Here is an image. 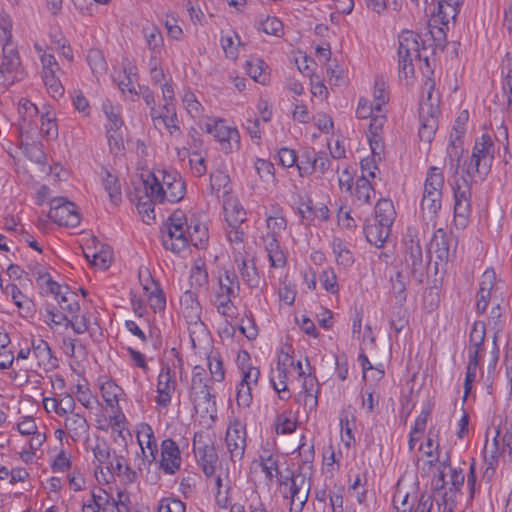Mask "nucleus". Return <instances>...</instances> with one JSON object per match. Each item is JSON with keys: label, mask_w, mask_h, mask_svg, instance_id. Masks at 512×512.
I'll use <instances>...</instances> for the list:
<instances>
[{"label": "nucleus", "mask_w": 512, "mask_h": 512, "mask_svg": "<svg viewBox=\"0 0 512 512\" xmlns=\"http://www.w3.org/2000/svg\"><path fill=\"white\" fill-rule=\"evenodd\" d=\"M162 244L166 250L180 253L189 244L197 248H203L208 240V229L196 218H191L190 223L183 211H174L161 228Z\"/></svg>", "instance_id": "1"}, {"label": "nucleus", "mask_w": 512, "mask_h": 512, "mask_svg": "<svg viewBox=\"0 0 512 512\" xmlns=\"http://www.w3.org/2000/svg\"><path fill=\"white\" fill-rule=\"evenodd\" d=\"M159 175L151 173L143 179V188L146 193H149L157 199L159 203L165 200L171 203H176L182 200L185 196L186 186L181 175L177 171H159Z\"/></svg>", "instance_id": "2"}, {"label": "nucleus", "mask_w": 512, "mask_h": 512, "mask_svg": "<svg viewBox=\"0 0 512 512\" xmlns=\"http://www.w3.org/2000/svg\"><path fill=\"white\" fill-rule=\"evenodd\" d=\"M207 382L205 369L201 366H195L192 372L189 398L193 403L196 414L201 418L208 417L214 421L217 413L216 399L212 387Z\"/></svg>", "instance_id": "3"}, {"label": "nucleus", "mask_w": 512, "mask_h": 512, "mask_svg": "<svg viewBox=\"0 0 512 512\" xmlns=\"http://www.w3.org/2000/svg\"><path fill=\"white\" fill-rule=\"evenodd\" d=\"M495 145L490 135L483 134L475 140L472 154L464 162V173L476 181H484L491 172L494 161Z\"/></svg>", "instance_id": "4"}, {"label": "nucleus", "mask_w": 512, "mask_h": 512, "mask_svg": "<svg viewBox=\"0 0 512 512\" xmlns=\"http://www.w3.org/2000/svg\"><path fill=\"white\" fill-rule=\"evenodd\" d=\"M450 170H452L453 178L454 220L456 225L465 227L471 213L472 183H477L478 181L471 179L464 172L459 175V170L455 173L454 168L450 167Z\"/></svg>", "instance_id": "5"}, {"label": "nucleus", "mask_w": 512, "mask_h": 512, "mask_svg": "<svg viewBox=\"0 0 512 512\" xmlns=\"http://www.w3.org/2000/svg\"><path fill=\"white\" fill-rule=\"evenodd\" d=\"M398 72L400 79L407 83L414 77L413 59L420 58V36L410 30H404L398 37Z\"/></svg>", "instance_id": "6"}, {"label": "nucleus", "mask_w": 512, "mask_h": 512, "mask_svg": "<svg viewBox=\"0 0 512 512\" xmlns=\"http://www.w3.org/2000/svg\"><path fill=\"white\" fill-rule=\"evenodd\" d=\"M427 89V99L421 101L419 105V131L418 135L421 141L430 143L438 128V100L433 101L432 93L434 89V81L427 78L424 84Z\"/></svg>", "instance_id": "7"}, {"label": "nucleus", "mask_w": 512, "mask_h": 512, "mask_svg": "<svg viewBox=\"0 0 512 512\" xmlns=\"http://www.w3.org/2000/svg\"><path fill=\"white\" fill-rule=\"evenodd\" d=\"M266 226L271 231L263 236L265 250L267 252L270 265L274 268L283 267L286 264V257L278 242L279 233L287 226L285 217H267Z\"/></svg>", "instance_id": "8"}, {"label": "nucleus", "mask_w": 512, "mask_h": 512, "mask_svg": "<svg viewBox=\"0 0 512 512\" xmlns=\"http://www.w3.org/2000/svg\"><path fill=\"white\" fill-rule=\"evenodd\" d=\"M456 248V240L452 234H448L442 228L437 229L429 244L428 253L430 255V262L435 256L434 265L435 272L438 271V266H446L454 255Z\"/></svg>", "instance_id": "9"}, {"label": "nucleus", "mask_w": 512, "mask_h": 512, "mask_svg": "<svg viewBox=\"0 0 512 512\" xmlns=\"http://www.w3.org/2000/svg\"><path fill=\"white\" fill-rule=\"evenodd\" d=\"M404 245L405 263L410 270L411 277L417 283H423L430 260L428 262L424 261L420 241L411 234L405 237Z\"/></svg>", "instance_id": "10"}, {"label": "nucleus", "mask_w": 512, "mask_h": 512, "mask_svg": "<svg viewBox=\"0 0 512 512\" xmlns=\"http://www.w3.org/2000/svg\"><path fill=\"white\" fill-rule=\"evenodd\" d=\"M468 118V111H462L455 120L452 132L450 134V143L447 147V157L449 166L455 169V173H457L458 168L460 167V161L464 152V148L462 146V137L466 132V123Z\"/></svg>", "instance_id": "11"}, {"label": "nucleus", "mask_w": 512, "mask_h": 512, "mask_svg": "<svg viewBox=\"0 0 512 512\" xmlns=\"http://www.w3.org/2000/svg\"><path fill=\"white\" fill-rule=\"evenodd\" d=\"M48 217L63 226L76 227L80 223L76 205L64 197H56L51 200Z\"/></svg>", "instance_id": "12"}, {"label": "nucleus", "mask_w": 512, "mask_h": 512, "mask_svg": "<svg viewBox=\"0 0 512 512\" xmlns=\"http://www.w3.org/2000/svg\"><path fill=\"white\" fill-rule=\"evenodd\" d=\"M193 450L206 477L214 476L219 460L213 443L194 439Z\"/></svg>", "instance_id": "13"}, {"label": "nucleus", "mask_w": 512, "mask_h": 512, "mask_svg": "<svg viewBox=\"0 0 512 512\" xmlns=\"http://www.w3.org/2000/svg\"><path fill=\"white\" fill-rule=\"evenodd\" d=\"M175 387L174 371L168 365L162 366L158 375L157 396L155 398V402L159 407L166 408L170 405Z\"/></svg>", "instance_id": "14"}, {"label": "nucleus", "mask_w": 512, "mask_h": 512, "mask_svg": "<svg viewBox=\"0 0 512 512\" xmlns=\"http://www.w3.org/2000/svg\"><path fill=\"white\" fill-rule=\"evenodd\" d=\"M288 479L289 477L286 478V480ZM290 481V511L301 512L308 500L310 484L306 482V478L302 474L292 476Z\"/></svg>", "instance_id": "15"}, {"label": "nucleus", "mask_w": 512, "mask_h": 512, "mask_svg": "<svg viewBox=\"0 0 512 512\" xmlns=\"http://www.w3.org/2000/svg\"><path fill=\"white\" fill-rule=\"evenodd\" d=\"M225 442L231 458H241L246 446L245 427L238 421L231 423L226 431Z\"/></svg>", "instance_id": "16"}, {"label": "nucleus", "mask_w": 512, "mask_h": 512, "mask_svg": "<svg viewBox=\"0 0 512 512\" xmlns=\"http://www.w3.org/2000/svg\"><path fill=\"white\" fill-rule=\"evenodd\" d=\"M221 197L223 198V212L226 222L231 228H240L239 225L245 220L246 212L231 191L225 190Z\"/></svg>", "instance_id": "17"}, {"label": "nucleus", "mask_w": 512, "mask_h": 512, "mask_svg": "<svg viewBox=\"0 0 512 512\" xmlns=\"http://www.w3.org/2000/svg\"><path fill=\"white\" fill-rule=\"evenodd\" d=\"M162 459L160 467L167 474H174L181 464L180 450L177 443L172 439H165L161 444Z\"/></svg>", "instance_id": "18"}, {"label": "nucleus", "mask_w": 512, "mask_h": 512, "mask_svg": "<svg viewBox=\"0 0 512 512\" xmlns=\"http://www.w3.org/2000/svg\"><path fill=\"white\" fill-rule=\"evenodd\" d=\"M33 355L38 366L46 371L57 367V358L53 356L49 344L43 339L32 340Z\"/></svg>", "instance_id": "19"}, {"label": "nucleus", "mask_w": 512, "mask_h": 512, "mask_svg": "<svg viewBox=\"0 0 512 512\" xmlns=\"http://www.w3.org/2000/svg\"><path fill=\"white\" fill-rule=\"evenodd\" d=\"M142 34L151 52L150 58H160L164 51V39L160 29L153 24L145 25L142 28Z\"/></svg>", "instance_id": "20"}, {"label": "nucleus", "mask_w": 512, "mask_h": 512, "mask_svg": "<svg viewBox=\"0 0 512 512\" xmlns=\"http://www.w3.org/2000/svg\"><path fill=\"white\" fill-rule=\"evenodd\" d=\"M278 460L279 457L277 454L264 450L259 456V466L261 467V471L265 474L268 483H271L273 479L276 478L280 485H282L286 484V481L282 480Z\"/></svg>", "instance_id": "21"}, {"label": "nucleus", "mask_w": 512, "mask_h": 512, "mask_svg": "<svg viewBox=\"0 0 512 512\" xmlns=\"http://www.w3.org/2000/svg\"><path fill=\"white\" fill-rule=\"evenodd\" d=\"M494 282V271L487 269L482 275L479 291L477 293L476 309L479 313H484L488 306Z\"/></svg>", "instance_id": "22"}, {"label": "nucleus", "mask_w": 512, "mask_h": 512, "mask_svg": "<svg viewBox=\"0 0 512 512\" xmlns=\"http://www.w3.org/2000/svg\"><path fill=\"white\" fill-rule=\"evenodd\" d=\"M364 234L367 241L380 248L384 245L391 233V227L380 222L367 223L364 225Z\"/></svg>", "instance_id": "23"}, {"label": "nucleus", "mask_w": 512, "mask_h": 512, "mask_svg": "<svg viewBox=\"0 0 512 512\" xmlns=\"http://www.w3.org/2000/svg\"><path fill=\"white\" fill-rule=\"evenodd\" d=\"M1 43L3 53L1 68H5L8 74L17 73L21 66V60L16 46L11 40L1 41Z\"/></svg>", "instance_id": "24"}, {"label": "nucleus", "mask_w": 512, "mask_h": 512, "mask_svg": "<svg viewBox=\"0 0 512 512\" xmlns=\"http://www.w3.org/2000/svg\"><path fill=\"white\" fill-rule=\"evenodd\" d=\"M180 306L189 323H197L200 320L201 307L194 292L185 291L180 298Z\"/></svg>", "instance_id": "25"}, {"label": "nucleus", "mask_w": 512, "mask_h": 512, "mask_svg": "<svg viewBox=\"0 0 512 512\" xmlns=\"http://www.w3.org/2000/svg\"><path fill=\"white\" fill-rule=\"evenodd\" d=\"M445 178L441 168L436 166L429 167L426 179L424 182V193H429L431 196L442 195L444 188Z\"/></svg>", "instance_id": "26"}, {"label": "nucleus", "mask_w": 512, "mask_h": 512, "mask_svg": "<svg viewBox=\"0 0 512 512\" xmlns=\"http://www.w3.org/2000/svg\"><path fill=\"white\" fill-rule=\"evenodd\" d=\"M64 425L73 441L79 440L82 436L87 434L89 430L87 420L84 416L78 413L67 415Z\"/></svg>", "instance_id": "27"}, {"label": "nucleus", "mask_w": 512, "mask_h": 512, "mask_svg": "<svg viewBox=\"0 0 512 512\" xmlns=\"http://www.w3.org/2000/svg\"><path fill=\"white\" fill-rule=\"evenodd\" d=\"M150 286L145 285V293L147 294L150 307L153 311L160 312L166 307V299L164 292L158 282H155L152 276H148Z\"/></svg>", "instance_id": "28"}, {"label": "nucleus", "mask_w": 512, "mask_h": 512, "mask_svg": "<svg viewBox=\"0 0 512 512\" xmlns=\"http://www.w3.org/2000/svg\"><path fill=\"white\" fill-rule=\"evenodd\" d=\"M395 217L396 211L393 202L386 198L379 199L374 209L373 220L391 227Z\"/></svg>", "instance_id": "29"}, {"label": "nucleus", "mask_w": 512, "mask_h": 512, "mask_svg": "<svg viewBox=\"0 0 512 512\" xmlns=\"http://www.w3.org/2000/svg\"><path fill=\"white\" fill-rule=\"evenodd\" d=\"M353 197L354 202H357L358 205L371 204L375 197V189L366 176H360L356 180Z\"/></svg>", "instance_id": "30"}, {"label": "nucleus", "mask_w": 512, "mask_h": 512, "mask_svg": "<svg viewBox=\"0 0 512 512\" xmlns=\"http://www.w3.org/2000/svg\"><path fill=\"white\" fill-rule=\"evenodd\" d=\"M251 377L249 372L243 374L241 381L237 385L236 402L240 408H250L253 402Z\"/></svg>", "instance_id": "31"}, {"label": "nucleus", "mask_w": 512, "mask_h": 512, "mask_svg": "<svg viewBox=\"0 0 512 512\" xmlns=\"http://www.w3.org/2000/svg\"><path fill=\"white\" fill-rule=\"evenodd\" d=\"M19 114L21 115L22 122L20 124L21 131L28 130L32 125L37 126L34 118H38V109L30 100L22 99L19 103Z\"/></svg>", "instance_id": "32"}, {"label": "nucleus", "mask_w": 512, "mask_h": 512, "mask_svg": "<svg viewBox=\"0 0 512 512\" xmlns=\"http://www.w3.org/2000/svg\"><path fill=\"white\" fill-rule=\"evenodd\" d=\"M288 372L278 367L271 370L270 382L281 400H287L290 397L287 391Z\"/></svg>", "instance_id": "33"}, {"label": "nucleus", "mask_w": 512, "mask_h": 512, "mask_svg": "<svg viewBox=\"0 0 512 512\" xmlns=\"http://www.w3.org/2000/svg\"><path fill=\"white\" fill-rule=\"evenodd\" d=\"M258 175L260 179H267V186H262L266 193H273L276 190L275 167L270 161L258 158Z\"/></svg>", "instance_id": "34"}, {"label": "nucleus", "mask_w": 512, "mask_h": 512, "mask_svg": "<svg viewBox=\"0 0 512 512\" xmlns=\"http://www.w3.org/2000/svg\"><path fill=\"white\" fill-rule=\"evenodd\" d=\"M206 131L220 142L230 141L238 136L237 130L226 126L223 120H216L212 124L208 123Z\"/></svg>", "instance_id": "35"}, {"label": "nucleus", "mask_w": 512, "mask_h": 512, "mask_svg": "<svg viewBox=\"0 0 512 512\" xmlns=\"http://www.w3.org/2000/svg\"><path fill=\"white\" fill-rule=\"evenodd\" d=\"M332 249L336 262L343 267H350L354 263L353 253L348 249L347 244L340 238H334Z\"/></svg>", "instance_id": "36"}, {"label": "nucleus", "mask_w": 512, "mask_h": 512, "mask_svg": "<svg viewBox=\"0 0 512 512\" xmlns=\"http://www.w3.org/2000/svg\"><path fill=\"white\" fill-rule=\"evenodd\" d=\"M442 197V195L431 196V194L423 192L421 210L424 216L428 217L431 221L437 217L442 207Z\"/></svg>", "instance_id": "37"}, {"label": "nucleus", "mask_w": 512, "mask_h": 512, "mask_svg": "<svg viewBox=\"0 0 512 512\" xmlns=\"http://www.w3.org/2000/svg\"><path fill=\"white\" fill-rule=\"evenodd\" d=\"M485 323L482 321H476L473 324L472 330L470 332V345L468 348V354L477 350V356H480V351L482 350V345L485 340Z\"/></svg>", "instance_id": "38"}, {"label": "nucleus", "mask_w": 512, "mask_h": 512, "mask_svg": "<svg viewBox=\"0 0 512 512\" xmlns=\"http://www.w3.org/2000/svg\"><path fill=\"white\" fill-rule=\"evenodd\" d=\"M239 290V283L234 273L225 271L218 278V288L215 293H225L228 295H237Z\"/></svg>", "instance_id": "39"}, {"label": "nucleus", "mask_w": 512, "mask_h": 512, "mask_svg": "<svg viewBox=\"0 0 512 512\" xmlns=\"http://www.w3.org/2000/svg\"><path fill=\"white\" fill-rule=\"evenodd\" d=\"M235 297L236 295L215 293L214 305L217 311L225 317L233 318L236 313V307L233 304L232 298Z\"/></svg>", "instance_id": "40"}, {"label": "nucleus", "mask_w": 512, "mask_h": 512, "mask_svg": "<svg viewBox=\"0 0 512 512\" xmlns=\"http://www.w3.org/2000/svg\"><path fill=\"white\" fill-rule=\"evenodd\" d=\"M87 62L95 76L105 74L107 63L103 53L99 49H90L87 53Z\"/></svg>", "instance_id": "41"}, {"label": "nucleus", "mask_w": 512, "mask_h": 512, "mask_svg": "<svg viewBox=\"0 0 512 512\" xmlns=\"http://www.w3.org/2000/svg\"><path fill=\"white\" fill-rule=\"evenodd\" d=\"M103 185L105 191L109 195L111 202L114 205H117L122 199L121 188L117 177L113 176L108 171H105V176L103 177Z\"/></svg>", "instance_id": "42"}, {"label": "nucleus", "mask_w": 512, "mask_h": 512, "mask_svg": "<svg viewBox=\"0 0 512 512\" xmlns=\"http://www.w3.org/2000/svg\"><path fill=\"white\" fill-rule=\"evenodd\" d=\"M144 192H146L144 190ZM156 202H159L157 199H154L152 195L149 193H145V197H139V201L137 203V208L140 214L143 215V220L147 224H149L151 221L155 219V213H154V204Z\"/></svg>", "instance_id": "43"}, {"label": "nucleus", "mask_w": 512, "mask_h": 512, "mask_svg": "<svg viewBox=\"0 0 512 512\" xmlns=\"http://www.w3.org/2000/svg\"><path fill=\"white\" fill-rule=\"evenodd\" d=\"M479 357L480 356H477V350L468 354L469 361L464 381L465 396H467L468 393L470 392L472 384L476 379L477 369L479 365Z\"/></svg>", "instance_id": "44"}, {"label": "nucleus", "mask_w": 512, "mask_h": 512, "mask_svg": "<svg viewBox=\"0 0 512 512\" xmlns=\"http://www.w3.org/2000/svg\"><path fill=\"white\" fill-rule=\"evenodd\" d=\"M101 393L106 404L113 408L118 406L119 395L122 389L113 381H106L101 385Z\"/></svg>", "instance_id": "45"}, {"label": "nucleus", "mask_w": 512, "mask_h": 512, "mask_svg": "<svg viewBox=\"0 0 512 512\" xmlns=\"http://www.w3.org/2000/svg\"><path fill=\"white\" fill-rule=\"evenodd\" d=\"M230 178L228 174L221 170H217L210 175V188L212 193H216L217 197L220 198V192L222 194L225 190H229Z\"/></svg>", "instance_id": "46"}, {"label": "nucleus", "mask_w": 512, "mask_h": 512, "mask_svg": "<svg viewBox=\"0 0 512 512\" xmlns=\"http://www.w3.org/2000/svg\"><path fill=\"white\" fill-rule=\"evenodd\" d=\"M103 111L108 119V123L106 125L107 133L120 130L123 125V121L119 116L118 111L109 100L103 103Z\"/></svg>", "instance_id": "47"}, {"label": "nucleus", "mask_w": 512, "mask_h": 512, "mask_svg": "<svg viewBox=\"0 0 512 512\" xmlns=\"http://www.w3.org/2000/svg\"><path fill=\"white\" fill-rule=\"evenodd\" d=\"M5 292L10 294L15 305L22 310H25L26 313L31 312V306L33 305L32 301L28 299L22 291L15 284H9L5 288Z\"/></svg>", "instance_id": "48"}, {"label": "nucleus", "mask_w": 512, "mask_h": 512, "mask_svg": "<svg viewBox=\"0 0 512 512\" xmlns=\"http://www.w3.org/2000/svg\"><path fill=\"white\" fill-rule=\"evenodd\" d=\"M64 288L65 292H63V296L58 299V304L62 310L74 315L80 310V305L77 301V294L70 291L68 286H65Z\"/></svg>", "instance_id": "49"}, {"label": "nucleus", "mask_w": 512, "mask_h": 512, "mask_svg": "<svg viewBox=\"0 0 512 512\" xmlns=\"http://www.w3.org/2000/svg\"><path fill=\"white\" fill-rule=\"evenodd\" d=\"M387 85L383 78H377L374 83V104L377 112H382V106L388 102Z\"/></svg>", "instance_id": "50"}, {"label": "nucleus", "mask_w": 512, "mask_h": 512, "mask_svg": "<svg viewBox=\"0 0 512 512\" xmlns=\"http://www.w3.org/2000/svg\"><path fill=\"white\" fill-rule=\"evenodd\" d=\"M85 258L89 260L93 266L100 269H107L111 264V252L108 249L101 248L100 251H95L93 254L85 252Z\"/></svg>", "instance_id": "51"}, {"label": "nucleus", "mask_w": 512, "mask_h": 512, "mask_svg": "<svg viewBox=\"0 0 512 512\" xmlns=\"http://www.w3.org/2000/svg\"><path fill=\"white\" fill-rule=\"evenodd\" d=\"M190 283L192 287H203L207 285L208 273L203 262H195L190 273Z\"/></svg>", "instance_id": "52"}, {"label": "nucleus", "mask_w": 512, "mask_h": 512, "mask_svg": "<svg viewBox=\"0 0 512 512\" xmlns=\"http://www.w3.org/2000/svg\"><path fill=\"white\" fill-rule=\"evenodd\" d=\"M320 283L322 284L323 288L331 293V294H337L339 292V285L337 282V276L333 270V268H326L324 269L321 274L319 275Z\"/></svg>", "instance_id": "53"}, {"label": "nucleus", "mask_w": 512, "mask_h": 512, "mask_svg": "<svg viewBox=\"0 0 512 512\" xmlns=\"http://www.w3.org/2000/svg\"><path fill=\"white\" fill-rule=\"evenodd\" d=\"M221 45L222 49L227 58L235 60L238 56V46L240 45V40L238 35L234 34H226L221 37Z\"/></svg>", "instance_id": "54"}, {"label": "nucleus", "mask_w": 512, "mask_h": 512, "mask_svg": "<svg viewBox=\"0 0 512 512\" xmlns=\"http://www.w3.org/2000/svg\"><path fill=\"white\" fill-rule=\"evenodd\" d=\"M403 0H365L366 6L377 14H381L386 9L394 11L400 9Z\"/></svg>", "instance_id": "55"}, {"label": "nucleus", "mask_w": 512, "mask_h": 512, "mask_svg": "<svg viewBox=\"0 0 512 512\" xmlns=\"http://www.w3.org/2000/svg\"><path fill=\"white\" fill-rule=\"evenodd\" d=\"M316 152L311 150L304 151L297 160V168L300 176H307L313 173V157H316Z\"/></svg>", "instance_id": "56"}, {"label": "nucleus", "mask_w": 512, "mask_h": 512, "mask_svg": "<svg viewBox=\"0 0 512 512\" xmlns=\"http://www.w3.org/2000/svg\"><path fill=\"white\" fill-rule=\"evenodd\" d=\"M40 61L42 64V77L57 75V73L61 72V69L53 54L44 52L42 55H40Z\"/></svg>", "instance_id": "57"}, {"label": "nucleus", "mask_w": 512, "mask_h": 512, "mask_svg": "<svg viewBox=\"0 0 512 512\" xmlns=\"http://www.w3.org/2000/svg\"><path fill=\"white\" fill-rule=\"evenodd\" d=\"M260 29L268 35L280 37L283 33V24L278 18L267 16L265 20L260 22L258 30Z\"/></svg>", "instance_id": "58"}, {"label": "nucleus", "mask_w": 512, "mask_h": 512, "mask_svg": "<svg viewBox=\"0 0 512 512\" xmlns=\"http://www.w3.org/2000/svg\"><path fill=\"white\" fill-rule=\"evenodd\" d=\"M499 103L503 109L512 112V77L509 79H503L502 83V94L501 96L496 95Z\"/></svg>", "instance_id": "59"}, {"label": "nucleus", "mask_w": 512, "mask_h": 512, "mask_svg": "<svg viewBox=\"0 0 512 512\" xmlns=\"http://www.w3.org/2000/svg\"><path fill=\"white\" fill-rule=\"evenodd\" d=\"M462 3L463 0H440L438 3V14L441 15L442 18L448 16L455 18Z\"/></svg>", "instance_id": "60"}, {"label": "nucleus", "mask_w": 512, "mask_h": 512, "mask_svg": "<svg viewBox=\"0 0 512 512\" xmlns=\"http://www.w3.org/2000/svg\"><path fill=\"white\" fill-rule=\"evenodd\" d=\"M41 128L40 132L47 139H54L58 136V127L53 118L49 116V114L41 115Z\"/></svg>", "instance_id": "61"}, {"label": "nucleus", "mask_w": 512, "mask_h": 512, "mask_svg": "<svg viewBox=\"0 0 512 512\" xmlns=\"http://www.w3.org/2000/svg\"><path fill=\"white\" fill-rule=\"evenodd\" d=\"M43 82L47 88L48 93L56 98L64 94V86L60 81L58 75L44 76L42 77Z\"/></svg>", "instance_id": "62"}, {"label": "nucleus", "mask_w": 512, "mask_h": 512, "mask_svg": "<svg viewBox=\"0 0 512 512\" xmlns=\"http://www.w3.org/2000/svg\"><path fill=\"white\" fill-rule=\"evenodd\" d=\"M185 504L176 498H163L158 505V512H185Z\"/></svg>", "instance_id": "63"}, {"label": "nucleus", "mask_w": 512, "mask_h": 512, "mask_svg": "<svg viewBox=\"0 0 512 512\" xmlns=\"http://www.w3.org/2000/svg\"><path fill=\"white\" fill-rule=\"evenodd\" d=\"M504 434L501 437V453L512 455V421H505L503 428Z\"/></svg>", "instance_id": "64"}]
</instances>
